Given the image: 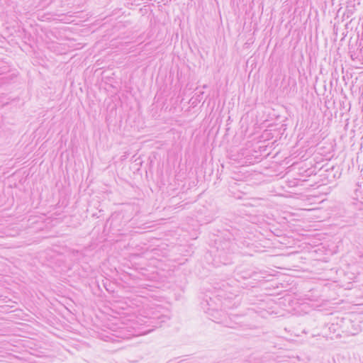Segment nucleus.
<instances>
[{
	"mask_svg": "<svg viewBox=\"0 0 363 363\" xmlns=\"http://www.w3.org/2000/svg\"><path fill=\"white\" fill-rule=\"evenodd\" d=\"M140 314L141 315H143V316H145V317L152 318V316L153 315V312H152V311H148V312L143 311Z\"/></svg>",
	"mask_w": 363,
	"mask_h": 363,
	"instance_id": "f257e3e1",
	"label": "nucleus"
}]
</instances>
